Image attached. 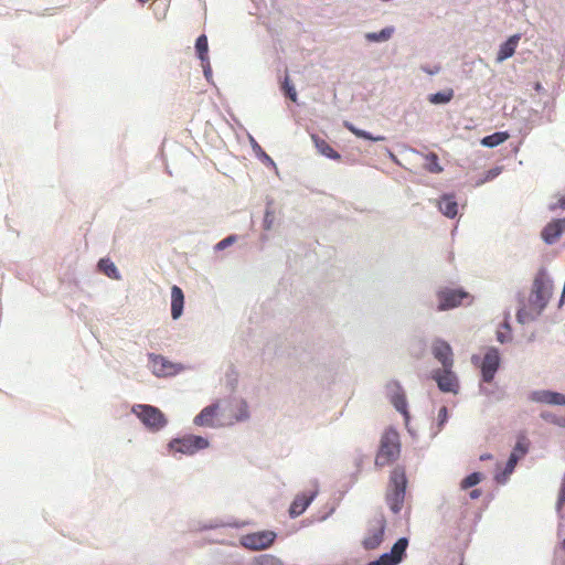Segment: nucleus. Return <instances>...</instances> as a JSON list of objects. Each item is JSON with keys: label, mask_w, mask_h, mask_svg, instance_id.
I'll use <instances>...</instances> for the list:
<instances>
[{"label": "nucleus", "mask_w": 565, "mask_h": 565, "mask_svg": "<svg viewBox=\"0 0 565 565\" xmlns=\"http://www.w3.org/2000/svg\"><path fill=\"white\" fill-rule=\"evenodd\" d=\"M401 455V439L398 433L393 428H387L381 436L379 450L375 456V466L386 467L395 462Z\"/></svg>", "instance_id": "1"}, {"label": "nucleus", "mask_w": 565, "mask_h": 565, "mask_svg": "<svg viewBox=\"0 0 565 565\" xmlns=\"http://www.w3.org/2000/svg\"><path fill=\"white\" fill-rule=\"evenodd\" d=\"M406 473L405 469L397 466L393 469L390 477V488L386 494L387 503L391 510L395 513L399 512L405 497L406 490Z\"/></svg>", "instance_id": "2"}, {"label": "nucleus", "mask_w": 565, "mask_h": 565, "mask_svg": "<svg viewBox=\"0 0 565 565\" xmlns=\"http://www.w3.org/2000/svg\"><path fill=\"white\" fill-rule=\"evenodd\" d=\"M132 413L150 430L157 431L167 425V418L163 413L151 405L139 404L132 407Z\"/></svg>", "instance_id": "3"}, {"label": "nucleus", "mask_w": 565, "mask_h": 565, "mask_svg": "<svg viewBox=\"0 0 565 565\" xmlns=\"http://www.w3.org/2000/svg\"><path fill=\"white\" fill-rule=\"evenodd\" d=\"M170 450L183 455H194L199 450L209 447V440L195 435H188L182 438H177L170 441Z\"/></svg>", "instance_id": "4"}, {"label": "nucleus", "mask_w": 565, "mask_h": 565, "mask_svg": "<svg viewBox=\"0 0 565 565\" xmlns=\"http://www.w3.org/2000/svg\"><path fill=\"white\" fill-rule=\"evenodd\" d=\"M439 311L454 309L463 303L466 299H470V295L461 289L444 288L437 292Z\"/></svg>", "instance_id": "5"}, {"label": "nucleus", "mask_w": 565, "mask_h": 565, "mask_svg": "<svg viewBox=\"0 0 565 565\" xmlns=\"http://www.w3.org/2000/svg\"><path fill=\"white\" fill-rule=\"evenodd\" d=\"M276 539V533L273 531H260L243 535L241 544L252 551H259L269 547Z\"/></svg>", "instance_id": "6"}, {"label": "nucleus", "mask_w": 565, "mask_h": 565, "mask_svg": "<svg viewBox=\"0 0 565 565\" xmlns=\"http://www.w3.org/2000/svg\"><path fill=\"white\" fill-rule=\"evenodd\" d=\"M532 294L535 297L534 302L544 308L552 295V284L546 277L544 270H540L534 278Z\"/></svg>", "instance_id": "7"}, {"label": "nucleus", "mask_w": 565, "mask_h": 565, "mask_svg": "<svg viewBox=\"0 0 565 565\" xmlns=\"http://www.w3.org/2000/svg\"><path fill=\"white\" fill-rule=\"evenodd\" d=\"M408 541L405 537L397 540L390 553L380 556L379 559L370 562L367 565H397L405 554Z\"/></svg>", "instance_id": "8"}, {"label": "nucleus", "mask_w": 565, "mask_h": 565, "mask_svg": "<svg viewBox=\"0 0 565 565\" xmlns=\"http://www.w3.org/2000/svg\"><path fill=\"white\" fill-rule=\"evenodd\" d=\"M385 532V521L376 519L370 523L367 534L363 539L362 545L365 550H374L383 542Z\"/></svg>", "instance_id": "9"}, {"label": "nucleus", "mask_w": 565, "mask_h": 565, "mask_svg": "<svg viewBox=\"0 0 565 565\" xmlns=\"http://www.w3.org/2000/svg\"><path fill=\"white\" fill-rule=\"evenodd\" d=\"M386 394L396 411L408 418L407 401L403 387L397 381H391L386 384Z\"/></svg>", "instance_id": "10"}, {"label": "nucleus", "mask_w": 565, "mask_h": 565, "mask_svg": "<svg viewBox=\"0 0 565 565\" xmlns=\"http://www.w3.org/2000/svg\"><path fill=\"white\" fill-rule=\"evenodd\" d=\"M149 360L151 363L152 372L157 376H171L180 372L181 366L171 363L162 355L150 354Z\"/></svg>", "instance_id": "11"}, {"label": "nucleus", "mask_w": 565, "mask_h": 565, "mask_svg": "<svg viewBox=\"0 0 565 565\" xmlns=\"http://www.w3.org/2000/svg\"><path fill=\"white\" fill-rule=\"evenodd\" d=\"M500 365V356L497 349H489L481 363V373L484 382L490 383Z\"/></svg>", "instance_id": "12"}, {"label": "nucleus", "mask_w": 565, "mask_h": 565, "mask_svg": "<svg viewBox=\"0 0 565 565\" xmlns=\"http://www.w3.org/2000/svg\"><path fill=\"white\" fill-rule=\"evenodd\" d=\"M433 377L436 380L438 387L443 392L457 393L458 380L451 367H444L443 370L435 371Z\"/></svg>", "instance_id": "13"}, {"label": "nucleus", "mask_w": 565, "mask_h": 565, "mask_svg": "<svg viewBox=\"0 0 565 565\" xmlns=\"http://www.w3.org/2000/svg\"><path fill=\"white\" fill-rule=\"evenodd\" d=\"M318 491L311 490L308 493H300L296 495L289 508V514L291 518L301 515L307 508L310 505L312 500L316 498Z\"/></svg>", "instance_id": "14"}, {"label": "nucleus", "mask_w": 565, "mask_h": 565, "mask_svg": "<svg viewBox=\"0 0 565 565\" xmlns=\"http://www.w3.org/2000/svg\"><path fill=\"white\" fill-rule=\"evenodd\" d=\"M433 354L443 364V367H452V350L447 342L437 340L433 344Z\"/></svg>", "instance_id": "15"}, {"label": "nucleus", "mask_w": 565, "mask_h": 565, "mask_svg": "<svg viewBox=\"0 0 565 565\" xmlns=\"http://www.w3.org/2000/svg\"><path fill=\"white\" fill-rule=\"evenodd\" d=\"M531 399L545 404L565 405V395L551 391H537L531 394Z\"/></svg>", "instance_id": "16"}, {"label": "nucleus", "mask_w": 565, "mask_h": 565, "mask_svg": "<svg viewBox=\"0 0 565 565\" xmlns=\"http://www.w3.org/2000/svg\"><path fill=\"white\" fill-rule=\"evenodd\" d=\"M184 295L180 287L171 288V316L174 320L179 319L183 312Z\"/></svg>", "instance_id": "17"}, {"label": "nucleus", "mask_w": 565, "mask_h": 565, "mask_svg": "<svg viewBox=\"0 0 565 565\" xmlns=\"http://www.w3.org/2000/svg\"><path fill=\"white\" fill-rule=\"evenodd\" d=\"M217 404H213L210 406L204 407L200 414H198L194 418V424L198 426H207L212 427L214 426V420L217 415Z\"/></svg>", "instance_id": "18"}, {"label": "nucleus", "mask_w": 565, "mask_h": 565, "mask_svg": "<svg viewBox=\"0 0 565 565\" xmlns=\"http://www.w3.org/2000/svg\"><path fill=\"white\" fill-rule=\"evenodd\" d=\"M520 39V34H514L510 36L503 44H501L498 52L497 61L503 62L504 60L511 57L515 53V49L519 44Z\"/></svg>", "instance_id": "19"}, {"label": "nucleus", "mask_w": 565, "mask_h": 565, "mask_svg": "<svg viewBox=\"0 0 565 565\" xmlns=\"http://www.w3.org/2000/svg\"><path fill=\"white\" fill-rule=\"evenodd\" d=\"M440 212L447 217H455L458 213V203L452 194H445L438 202Z\"/></svg>", "instance_id": "20"}, {"label": "nucleus", "mask_w": 565, "mask_h": 565, "mask_svg": "<svg viewBox=\"0 0 565 565\" xmlns=\"http://www.w3.org/2000/svg\"><path fill=\"white\" fill-rule=\"evenodd\" d=\"M558 220L550 222L542 231V238L547 244L555 243L562 235V230Z\"/></svg>", "instance_id": "21"}, {"label": "nucleus", "mask_w": 565, "mask_h": 565, "mask_svg": "<svg viewBox=\"0 0 565 565\" xmlns=\"http://www.w3.org/2000/svg\"><path fill=\"white\" fill-rule=\"evenodd\" d=\"M318 151L330 159L339 160L341 156L324 139L312 137Z\"/></svg>", "instance_id": "22"}, {"label": "nucleus", "mask_w": 565, "mask_h": 565, "mask_svg": "<svg viewBox=\"0 0 565 565\" xmlns=\"http://www.w3.org/2000/svg\"><path fill=\"white\" fill-rule=\"evenodd\" d=\"M510 138L509 132L507 131H499L494 132L492 135L486 136L481 139V145L488 148L497 147L504 141H507Z\"/></svg>", "instance_id": "23"}, {"label": "nucleus", "mask_w": 565, "mask_h": 565, "mask_svg": "<svg viewBox=\"0 0 565 565\" xmlns=\"http://www.w3.org/2000/svg\"><path fill=\"white\" fill-rule=\"evenodd\" d=\"M98 268L111 279L119 280L121 278L116 265L109 258H102L98 262Z\"/></svg>", "instance_id": "24"}, {"label": "nucleus", "mask_w": 565, "mask_h": 565, "mask_svg": "<svg viewBox=\"0 0 565 565\" xmlns=\"http://www.w3.org/2000/svg\"><path fill=\"white\" fill-rule=\"evenodd\" d=\"M425 164L424 168L426 171L430 173H441L444 168L439 163L438 156L435 152H429L425 154Z\"/></svg>", "instance_id": "25"}, {"label": "nucleus", "mask_w": 565, "mask_h": 565, "mask_svg": "<svg viewBox=\"0 0 565 565\" xmlns=\"http://www.w3.org/2000/svg\"><path fill=\"white\" fill-rule=\"evenodd\" d=\"M452 97H454V90L451 88H447V89H444L443 92L430 94L428 96V100L435 105L447 104L452 99Z\"/></svg>", "instance_id": "26"}, {"label": "nucleus", "mask_w": 565, "mask_h": 565, "mask_svg": "<svg viewBox=\"0 0 565 565\" xmlns=\"http://www.w3.org/2000/svg\"><path fill=\"white\" fill-rule=\"evenodd\" d=\"M393 32H394V29L388 26V28L381 30L380 32L366 33L365 38L370 42H384V41H387L392 36Z\"/></svg>", "instance_id": "27"}, {"label": "nucleus", "mask_w": 565, "mask_h": 565, "mask_svg": "<svg viewBox=\"0 0 565 565\" xmlns=\"http://www.w3.org/2000/svg\"><path fill=\"white\" fill-rule=\"evenodd\" d=\"M195 49H196L200 60L202 62L207 61L209 45H207L206 35L202 34L196 39Z\"/></svg>", "instance_id": "28"}, {"label": "nucleus", "mask_w": 565, "mask_h": 565, "mask_svg": "<svg viewBox=\"0 0 565 565\" xmlns=\"http://www.w3.org/2000/svg\"><path fill=\"white\" fill-rule=\"evenodd\" d=\"M482 480V475L480 472H473L467 476L460 483L461 489L466 490L476 484H478Z\"/></svg>", "instance_id": "29"}, {"label": "nucleus", "mask_w": 565, "mask_h": 565, "mask_svg": "<svg viewBox=\"0 0 565 565\" xmlns=\"http://www.w3.org/2000/svg\"><path fill=\"white\" fill-rule=\"evenodd\" d=\"M258 565H284L282 561L274 555L265 554L257 558Z\"/></svg>", "instance_id": "30"}, {"label": "nucleus", "mask_w": 565, "mask_h": 565, "mask_svg": "<svg viewBox=\"0 0 565 565\" xmlns=\"http://www.w3.org/2000/svg\"><path fill=\"white\" fill-rule=\"evenodd\" d=\"M282 89L292 102H297V92L294 85L290 84L288 76H286L282 83Z\"/></svg>", "instance_id": "31"}, {"label": "nucleus", "mask_w": 565, "mask_h": 565, "mask_svg": "<svg viewBox=\"0 0 565 565\" xmlns=\"http://www.w3.org/2000/svg\"><path fill=\"white\" fill-rule=\"evenodd\" d=\"M349 129L354 134L356 135L358 137H361V138H364V139H367V140H375V141H379V140H383L384 138L383 137H372L370 134H367L366 131H363V130H359V129H355L353 128L352 126H349Z\"/></svg>", "instance_id": "32"}, {"label": "nucleus", "mask_w": 565, "mask_h": 565, "mask_svg": "<svg viewBox=\"0 0 565 565\" xmlns=\"http://www.w3.org/2000/svg\"><path fill=\"white\" fill-rule=\"evenodd\" d=\"M518 460H519V456L515 452H512L510 455V458H509L508 462H507V467H505L504 472L505 473H511L514 470Z\"/></svg>", "instance_id": "33"}, {"label": "nucleus", "mask_w": 565, "mask_h": 565, "mask_svg": "<svg viewBox=\"0 0 565 565\" xmlns=\"http://www.w3.org/2000/svg\"><path fill=\"white\" fill-rule=\"evenodd\" d=\"M564 505H565V482L562 483V487L559 489L558 499L556 502L557 511L561 512Z\"/></svg>", "instance_id": "34"}, {"label": "nucleus", "mask_w": 565, "mask_h": 565, "mask_svg": "<svg viewBox=\"0 0 565 565\" xmlns=\"http://www.w3.org/2000/svg\"><path fill=\"white\" fill-rule=\"evenodd\" d=\"M236 241V237L234 235L227 236L226 238L218 242L215 246L216 249L222 250L230 246L232 243Z\"/></svg>", "instance_id": "35"}, {"label": "nucleus", "mask_w": 565, "mask_h": 565, "mask_svg": "<svg viewBox=\"0 0 565 565\" xmlns=\"http://www.w3.org/2000/svg\"><path fill=\"white\" fill-rule=\"evenodd\" d=\"M447 418H448L447 407L443 406V407H440V409L438 412L439 426H443L447 422Z\"/></svg>", "instance_id": "36"}, {"label": "nucleus", "mask_w": 565, "mask_h": 565, "mask_svg": "<svg viewBox=\"0 0 565 565\" xmlns=\"http://www.w3.org/2000/svg\"><path fill=\"white\" fill-rule=\"evenodd\" d=\"M526 451H527L526 445H524L521 441H518L513 449V452H515L519 457L525 455Z\"/></svg>", "instance_id": "37"}, {"label": "nucleus", "mask_w": 565, "mask_h": 565, "mask_svg": "<svg viewBox=\"0 0 565 565\" xmlns=\"http://www.w3.org/2000/svg\"><path fill=\"white\" fill-rule=\"evenodd\" d=\"M552 211H555L557 209L565 210V198H559L556 203L552 204L550 206Z\"/></svg>", "instance_id": "38"}, {"label": "nucleus", "mask_w": 565, "mask_h": 565, "mask_svg": "<svg viewBox=\"0 0 565 565\" xmlns=\"http://www.w3.org/2000/svg\"><path fill=\"white\" fill-rule=\"evenodd\" d=\"M552 211H555L557 209L565 210V198H559L556 203L552 204L550 206Z\"/></svg>", "instance_id": "39"}, {"label": "nucleus", "mask_w": 565, "mask_h": 565, "mask_svg": "<svg viewBox=\"0 0 565 565\" xmlns=\"http://www.w3.org/2000/svg\"><path fill=\"white\" fill-rule=\"evenodd\" d=\"M469 495H470V498H471V499H473V500H475V499H478V498L481 495V490H479V489H475V490H472V491L470 492V494H469Z\"/></svg>", "instance_id": "40"}, {"label": "nucleus", "mask_w": 565, "mask_h": 565, "mask_svg": "<svg viewBox=\"0 0 565 565\" xmlns=\"http://www.w3.org/2000/svg\"><path fill=\"white\" fill-rule=\"evenodd\" d=\"M558 222L561 224L559 226H561L562 233L565 232V217L558 218Z\"/></svg>", "instance_id": "41"}, {"label": "nucleus", "mask_w": 565, "mask_h": 565, "mask_svg": "<svg viewBox=\"0 0 565 565\" xmlns=\"http://www.w3.org/2000/svg\"><path fill=\"white\" fill-rule=\"evenodd\" d=\"M425 72H427L428 74L433 75V74H436L439 72V67H436L435 70H427V68H424Z\"/></svg>", "instance_id": "42"}, {"label": "nucleus", "mask_w": 565, "mask_h": 565, "mask_svg": "<svg viewBox=\"0 0 565 565\" xmlns=\"http://www.w3.org/2000/svg\"><path fill=\"white\" fill-rule=\"evenodd\" d=\"M492 456L490 454H484V455H481L480 456V460L483 461V460H488V459H491Z\"/></svg>", "instance_id": "43"}, {"label": "nucleus", "mask_w": 565, "mask_h": 565, "mask_svg": "<svg viewBox=\"0 0 565 565\" xmlns=\"http://www.w3.org/2000/svg\"><path fill=\"white\" fill-rule=\"evenodd\" d=\"M263 157H264V159H265L266 161H268V162H270V163H274V162H273V160H271V158H270L268 154L263 153Z\"/></svg>", "instance_id": "44"}, {"label": "nucleus", "mask_w": 565, "mask_h": 565, "mask_svg": "<svg viewBox=\"0 0 565 565\" xmlns=\"http://www.w3.org/2000/svg\"><path fill=\"white\" fill-rule=\"evenodd\" d=\"M498 340H499L500 342H504V337H503V334H502V333H500V332L498 333Z\"/></svg>", "instance_id": "45"}, {"label": "nucleus", "mask_w": 565, "mask_h": 565, "mask_svg": "<svg viewBox=\"0 0 565 565\" xmlns=\"http://www.w3.org/2000/svg\"><path fill=\"white\" fill-rule=\"evenodd\" d=\"M562 547L565 550V540L562 542Z\"/></svg>", "instance_id": "46"}]
</instances>
